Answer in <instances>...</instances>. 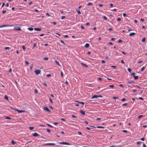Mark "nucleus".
Instances as JSON below:
<instances>
[{"mask_svg": "<svg viewBox=\"0 0 147 147\" xmlns=\"http://www.w3.org/2000/svg\"><path fill=\"white\" fill-rule=\"evenodd\" d=\"M59 144H64V145H70L71 144L68 143L66 142H61L59 143Z\"/></svg>", "mask_w": 147, "mask_h": 147, "instance_id": "obj_1", "label": "nucleus"}, {"mask_svg": "<svg viewBox=\"0 0 147 147\" xmlns=\"http://www.w3.org/2000/svg\"><path fill=\"white\" fill-rule=\"evenodd\" d=\"M43 109L45 111L48 112H50L51 111L47 107H44Z\"/></svg>", "mask_w": 147, "mask_h": 147, "instance_id": "obj_2", "label": "nucleus"}, {"mask_svg": "<svg viewBox=\"0 0 147 147\" xmlns=\"http://www.w3.org/2000/svg\"><path fill=\"white\" fill-rule=\"evenodd\" d=\"M34 72L36 75H38L40 72V70L39 69H36L34 71Z\"/></svg>", "mask_w": 147, "mask_h": 147, "instance_id": "obj_3", "label": "nucleus"}, {"mask_svg": "<svg viewBox=\"0 0 147 147\" xmlns=\"http://www.w3.org/2000/svg\"><path fill=\"white\" fill-rule=\"evenodd\" d=\"M55 144L54 143H46L45 144H44V145L45 146H47V145H55Z\"/></svg>", "mask_w": 147, "mask_h": 147, "instance_id": "obj_4", "label": "nucleus"}, {"mask_svg": "<svg viewBox=\"0 0 147 147\" xmlns=\"http://www.w3.org/2000/svg\"><path fill=\"white\" fill-rule=\"evenodd\" d=\"M13 26V25H3L0 26V28L3 27H8L9 26Z\"/></svg>", "mask_w": 147, "mask_h": 147, "instance_id": "obj_5", "label": "nucleus"}, {"mask_svg": "<svg viewBox=\"0 0 147 147\" xmlns=\"http://www.w3.org/2000/svg\"><path fill=\"white\" fill-rule=\"evenodd\" d=\"M32 135L34 137H37L39 135L37 133L35 132L33 134H32Z\"/></svg>", "mask_w": 147, "mask_h": 147, "instance_id": "obj_6", "label": "nucleus"}, {"mask_svg": "<svg viewBox=\"0 0 147 147\" xmlns=\"http://www.w3.org/2000/svg\"><path fill=\"white\" fill-rule=\"evenodd\" d=\"M15 29L18 31H20L21 30L20 28L18 26L15 27Z\"/></svg>", "mask_w": 147, "mask_h": 147, "instance_id": "obj_7", "label": "nucleus"}, {"mask_svg": "<svg viewBox=\"0 0 147 147\" xmlns=\"http://www.w3.org/2000/svg\"><path fill=\"white\" fill-rule=\"evenodd\" d=\"M127 82L129 84L132 83H135V82H134L133 81L131 80H127Z\"/></svg>", "mask_w": 147, "mask_h": 147, "instance_id": "obj_8", "label": "nucleus"}, {"mask_svg": "<svg viewBox=\"0 0 147 147\" xmlns=\"http://www.w3.org/2000/svg\"><path fill=\"white\" fill-rule=\"evenodd\" d=\"M80 113L83 115H85V113L83 110H81L80 111Z\"/></svg>", "mask_w": 147, "mask_h": 147, "instance_id": "obj_9", "label": "nucleus"}, {"mask_svg": "<svg viewBox=\"0 0 147 147\" xmlns=\"http://www.w3.org/2000/svg\"><path fill=\"white\" fill-rule=\"evenodd\" d=\"M90 127H94V128H104L105 127H104L102 126H97L96 127L94 126H91Z\"/></svg>", "mask_w": 147, "mask_h": 147, "instance_id": "obj_10", "label": "nucleus"}, {"mask_svg": "<svg viewBox=\"0 0 147 147\" xmlns=\"http://www.w3.org/2000/svg\"><path fill=\"white\" fill-rule=\"evenodd\" d=\"M34 30L36 31H40L41 30V29L38 28H34Z\"/></svg>", "mask_w": 147, "mask_h": 147, "instance_id": "obj_11", "label": "nucleus"}, {"mask_svg": "<svg viewBox=\"0 0 147 147\" xmlns=\"http://www.w3.org/2000/svg\"><path fill=\"white\" fill-rule=\"evenodd\" d=\"M81 64L82 65H83L84 67H88V66L86 64H84L83 63H81Z\"/></svg>", "mask_w": 147, "mask_h": 147, "instance_id": "obj_12", "label": "nucleus"}, {"mask_svg": "<svg viewBox=\"0 0 147 147\" xmlns=\"http://www.w3.org/2000/svg\"><path fill=\"white\" fill-rule=\"evenodd\" d=\"M98 98V96L97 95H94L92 97V98Z\"/></svg>", "mask_w": 147, "mask_h": 147, "instance_id": "obj_13", "label": "nucleus"}, {"mask_svg": "<svg viewBox=\"0 0 147 147\" xmlns=\"http://www.w3.org/2000/svg\"><path fill=\"white\" fill-rule=\"evenodd\" d=\"M16 111H17L19 113H21L25 112V111L23 110H19L18 109H16Z\"/></svg>", "mask_w": 147, "mask_h": 147, "instance_id": "obj_14", "label": "nucleus"}, {"mask_svg": "<svg viewBox=\"0 0 147 147\" xmlns=\"http://www.w3.org/2000/svg\"><path fill=\"white\" fill-rule=\"evenodd\" d=\"M89 44L88 43H87L85 45L84 47L86 48H88L89 47Z\"/></svg>", "mask_w": 147, "mask_h": 147, "instance_id": "obj_15", "label": "nucleus"}, {"mask_svg": "<svg viewBox=\"0 0 147 147\" xmlns=\"http://www.w3.org/2000/svg\"><path fill=\"white\" fill-rule=\"evenodd\" d=\"M135 34V33L134 32H132L130 33L129 34V35L130 36H134Z\"/></svg>", "mask_w": 147, "mask_h": 147, "instance_id": "obj_16", "label": "nucleus"}, {"mask_svg": "<svg viewBox=\"0 0 147 147\" xmlns=\"http://www.w3.org/2000/svg\"><path fill=\"white\" fill-rule=\"evenodd\" d=\"M138 78V76H134V78L135 80H137Z\"/></svg>", "mask_w": 147, "mask_h": 147, "instance_id": "obj_17", "label": "nucleus"}, {"mask_svg": "<svg viewBox=\"0 0 147 147\" xmlns=\"http://www.w3.org/2000/svg\"><path fill=\"white\" fill-rule=\"evenodd\" d=\"M93 5V3H91V2H89L87 5L89 6V5Z\"/></svg>", "mask_w": 147, "mask_h": 147, "instance_id": "obj_18", "label": "nucleus"}, {"mask_svg": "<svg viewBox=\"0 0 147 147\" xmlns=\"http://www.w3.org/2000/svg\"><path fill=\"white\" fill-rule=\"evenodd\" d=\"M28 29L30 31H32L33 30V28L32 27H30L28 28Z\"/></svg>", "mask_w": 147, "mask_h": 147, "instance_id": "obj_19", "label": "nucleus"}, {"mask_svg": "<svg viewBox=\"0 0 147 147\" xmlns=\"http://www.w3.org/2000/svg\"><path fill=\"white\" fill-rule=\"evenodd\" d=\"M55 63L58 65H59V66H61L60 65L59 62L58 61H55Z\"/></svg>", "mask_w": 147, "mask_h": 147, "instance_id": "obj_20", "label": "nucleus"}, {"mask_svg": "<svg viewBox=\"0 0 147 147\" xmlns=\"http://www.w3.org/2000/svg\"><path fill=\"white\" fill-rule=\"evenodd\" d=\"M11 144L13 145H14L15 144H16V142H14L13 140H12L11 141Z\"/></svg>", "mask_w": 147, "mask_h": 147, "instance_id": "obj_21", "label": "nucleus"}, {"mask_svg": "<svg viewBox=\"0 0 147 147\" xmlns=\"http://www.w3.org/2000/svg\"><path fill=\"white\" fill-rule=\"evenodd\" d=\"M60 42L63 44L64 45H66V44L64 41L63 40H61Z\"/></svg>", "mask_w": 147, "mask_h": 147, "instance_id": "obj_22", "label": "nucleus"}, {"mask_svg": "<svg viewBox=\"0 0 147 147\" xmlns=\"http://www.w3.org/2000/svg\"><path fill=\"white\" fill-rule=\"evenodd\" d=\"M77 102H78L79 103H81L83 104V105H84V103L83 102H79L78 101H76Z\"/></svg>", "mask_w": 147, "mask_h": 147, "instance_id": "obj_23", "label": "nucleus"}, {"mask_svg": "<svg viewBox=\"0 0 147 147\" xmlns=\"http://www.w3.org/2000/svg\"><path fill=\"white\" fill-rule=\"evenodd\" d=\"M5 119L10 120L11 119V118L9 117H6Z\"/></svg>", "mask_w": 147, "mask_h": 147, "instance_id": "obj_24", "label": "nucleus"}, {"mask_svg": "<svg viewBox=\"0 0 147 147\" xmlns=\"http://www.w3.org/2000/svg\"><path fill=\"white\" fill-rule=\"evenodd\" d=\"M146 38H144L142 40V41L143 42H145L146 40Z\"/></svg>", "mask_w": 147, "mask_h": 147, "instance_id": "obj_25", "label": "nucleus"}, {"mask_svg": "<svg viewBox=\"0 0 147 147\" xmlns=\"http://www.w3.org/2000/svg\"><path fill=\"white\" fill-rule=\"evenodd\" d=\"M47 131L49 133H50L51 132V130L49 128L47 129Z\"/></svg>", "mask_w": 147, "mask_h": 147, "instance_id": "obj_26", "label": "nucleus"}, {"mask_svg": "<svg viewBox=\"0 0 147 147\" xmlns=\"http://www.w3.org/2000/svg\"><path fill=\"white\" fill-rule=\"evenodd\" d=\"M144 116H143V115H140V116H138V118L139 119H140Z\"/></svg>", "mask_w": 147, "mask_h": 147, "instance_id": "obj_27", "label": "nucleus"}, {"mask_svg": "<svg viewBox=\"0 0 147 147\" xmlns=\"http://www.w3.org/2000/svg\"><path fill=\"white\" fill-rule=\"evenodd\" d=\"M5 98L7 100H8V97L7 95H5Z\"/></svg>", "mask_w": 147, "mask_h": 147, "instance_id": "obj_28", "label": "nucleus"}, {"mask_svg": "<svg viewBox=\"0 0 147 147\" xmlns=\"http://www.w3.org/2000/svg\"><path fill=\"white\" fill-rule=\"evenodd\" d=\"M34 92H35V93H36V94H37L38 93V90L37 89H34Z\"/></svg>", "mask_w": 147, "mask_h": 147, "instance_id": "obj_29", "label": "nucleus"}, {"mask_svg": "<svg viewBox=\"0 0 147 147\" xmlns=\"http://www.w3.org/2000/svg\"><path fill=\"white\" fill-rule=\"evenodd\" d=\"M47 125L48 126H49L50 127H53V126H52L51 125H50L49 124H48V123H47Z\"/></svg>", "mask_w": 147, "mask_h": 147, "instance_id": "obj_30", "label": "nucleus"}, {"mask_svg": "<svg viewBox=\"0 0 147 147\" xmlns=\"http://www.w3.org/2000/svg\"><path fill=\"white\" fill-rule=\"evenodd\" d=\"M25 63L26 65H28L29 64V63L28 62V61H25Z\"/></svg>", "mask_w": 147, "mask_h": 147, "instance_id": "obj_31", "label": "nucleus"}, {"mask_svg": "<svg viewBox=\"0 0 147 147\" xmlns=\"http://www.w3.org/2000/svg\"><path fill=\"white\" fill-rule=\"evenodd\" d=\"M145 67H143L141 69V71H143L144 70V69H145Z\"/></svg>", "mask_w": 147, "mask_h": 147, "instance_id": "obj_32", "label": "nucleus"}, {"mask_svg": "<svg viewBox=\"0 0 147 147\" xmlns=\"http://www.w3.org/2000/svg\"><path fill=\"white\" fill-rule=\"evenodd\" d=\"M29 128L31 130H32V129L34 128V127H29Z\"/></svg>", "mask_w": 147, "mask_h": 147, "instance_id": "obj_33", "label": "nucleus"}, {"mask_svg": "<svg viewBox=\"0 0 147 147\" xmlns=\"http://www.w3.org/2000/svg\"><path fill=\"white\" fill-rule=\"evenodd\" d=\"M114 85H109V87L110 88H113L114 87Z\"/></svg>", "mask_w": 147, "mask_h": 147, "instance_id": "obj_34", "label": "nucleus"}, {"mask_svg": "<svg viewBox=\"0 0 147 147\" xmlns=\"http://www.w3.org/2000/svg\"><path fill=\"white\" fill-rule=\"evenodd\" d=\"M127 70L129 72H130L131 71V69L130 68H129L128 69H127Z\"/></svg>", "mask_w": 147, "mask_h": 147, "instance_id": "obj_35", "label": "nucleus"}, {"mask_svg": "<svg viewBox=\"0 0 147 147\" xmlns=\"http://www.w3.org/2000/svg\"><path fill=\"white\" fill-rule=\"evenodd\" d=\"M135 73L133 72L131 74V76H133V77H134V76H135Z\"/></svg>", "mask_w": 147, "mask_h": 147, "instance_id": "obj_36", "label": "nucleus"}, {"mask_svg": "<svg viewBox=\"0 0 147 147\" xmlns=\"http://www.w3.org/2000/svg\"><path fill=\"white\" fill-rule=\"evenodd\" d=\"M122 131L123 132H124V133H127L128 132L127 131V130H123Z\"/></svg>", "mask_w": 147, "mask_h": 147, "instance_id": "obj_37", "label": "nucleus"}, {"mask_svg": "<svg viewBox=\"0 0 147 147\" xmlns=\"http://www.w3.org/2000/svg\"><path fill=\"white\" fill-rule=\"evenodd\" d=\"M76 11H77L78 13L80 15V14H81V12H80V10H79V11H78L77 10H76Z\"/></svg>", "mask_w": 147, "mask_h": 147, "instance_id": "obj_38", "label": "nucleus"}, {"mask_svg": "<svg viewBox=\"0 0 147 147\" xmlns=\"http://www.w3.org/2000/svg\"><path fill=\"white\" fill-rule=\"evenodd\" d=\"M43 84L44 86H45L46 87H47V84L45 83H43Z\"/></svg>", "mask_w": 147, "mask_h": 147, "instance_id": "obj_39", "label": "nucleus"}, {"mask_svg": "<svg viewBox=\"0 0 147 147\" xmlns=\"http://www.w3.org/2000/svg\"><path fill=\"white\" fill-rule=\"evenodd\" d=\"M22 47L23 49L24 50H25V49H26V48L24 46H22Z\"/></svg>", "mask_w": 147, "mask_h": 147, "instance_id": "obj_40", "label": "nucleus"}, {"mask_svg": "<svg viewBox=\"0 0 147 147\" xmlns=\"http://www.w3.org/2000/svg\"><path fill=\"white\" fill-rule=\"evenodd\" d=\"M134 87H137V88H138L140 89V88H141L140 87L138 86V85H136V86H134Z\"/></svg>", "mask_w": 147, "mask_h": 147, "instance_id": "obj_41", "label": "nucleus"}, {"mask_svg": "<svg viewBox=\"0 0 147 147\" xmlns=\"http://www.w3.org/2000/svg\"><path fill=\"white\" fill-rule=\"evenodd\" d=\"M47 77H51V74H47Z\"/></svg>", "mask_w": 147, "mask_h": 147, "instance_id": "obj_42", "label": "nucleus"}, {"mask_svg": "<svg viewBox=\"0 0 147 147\" xmlns=\"http://www.w3.org/2000/svg\"><path fill=\"white\" fill-rule=\"evenodd\" d=\"M140 140L142 141H144L145 140V138H143L140 139Z\"/></svg>", "mask_w": 147, "mask_h": 147, "instance_id": "obj_43", "label": "nucleus"}, {"mask_svg": "<svg viewBox=\"0 0 147 147\" xmlns=\"http://www.w3.org/2000/svg\"><path fill=\"white\" fill-rule=\"evenodd\" d=\"M36 43H35L34 44V46L33 47V48H34L35 47V46H36Z\"/></svg>", "mask_w": 147, "mask_h": 147, "instance_id": "obj_44", "label": "nucleus"}, {"mask_svg": "<svg viewBox=\"0 0 147 147\" xmlns=\"http://www.w3.org/2000/svg\"><path fill=\"white\" fill-rule=\"evenodd\" d=\"M103 18L106 20H107V19L105 16H104L103 17Z\"/></svg>", "mask_w": 147, "mask_h": 147, "instance_id": "obj_45", "label": "nucleus"}, {"mask_svg": "<svg viewBox=\"0 0 147 147\" xmlns=\"http://www.w3.org/2000/svg\"><path fill=\"white\" fill-rule=\"evenodd\" d=\"M10 49L9 47H6L5 48V50L9 49Z\"/></svg>", "mask_w": 147, "mask_h": 147, "instance_id": "obj_46", "label": "nucleus"}, {"mask_svg": "<svg viewBox=\"0 0 147 147\" xmlns=\"http://www.w3.org/2000/svg\"><path fill=\"white\" fill-rule=\"evenodd\" d=\"M59 123V122H54L53 123V124L55 125L58 124Z\"/></svg>", "mask_w": 147, "mask_h": 147, "instance_id": "obj_47", "label": "nucleus"}, {"mask_svg": "<svg viewBox=\"0 0 147 147\" xmlns=\"http://www.w3.org/2000/svg\"><path fill=\"white\" fill-rule=\"evenodd\" d=\"M117 21H119L121 20V19L120 18H117Z\"/></svg>", "mask_w": 147, "mask_h": 147, "instance_id": "obj_48", "label": "nucleus"}, {"mask_svg": "<svg viewBox=\"0 0 147 147\" xmlns=\"http://www.w3.org/2000/svg\"><path fill=\"white\" fill-rule=\"evenodd\" d=\"M48 59H49L47 57H45L44 58V59L45 60H47Z\"/></svg>", "mask_w": 147, "mask_h": 147, "instance_id": "obj_49", "label": "nucleus"}, {"mask_svg": "<svg viewBox=\"0 0 147 147\" xmlns=\"http://www.w3.org/2000/svg\"><path fill=\"white\" fill-rule=\"evenodd\" d=\"M138 98L140 99V100H144V98H142V97H140Z\"/></svg>", "mask_w": 147, "mask_h": 147, "instance_id": "obj_50", "label": "nucleus"}, {"mask_svg": "<svg viewBox=\"0 0 147 147\" xmlns=\"http://www.w3.org/2000/svg\"><path fill=\"white\" fill-rule=\"evenodd\" d=\"M49 100H50V102H51V103H52L53 102V101L52 100H51V98H49Z\"/></svg>", "mask_w": 147, "mask_h": 147, "instance_id": "obj_51", "label": "nucleus"}, {"mask_svg": "<svg viewBox=\"0 0 147 147\" xmlns=\"http://www.w3.org/2000/svg\"><path fill=\"white\" fill-rule=\"evenodd\" d=\"M126 14L125 13H123V16L124 17H125L126 16Z\"/></svg>", "mask_w": 147, "mask_h": 147, "instance_id": "obj_52", "label": "nucleus"}, {"mask_svg": "<svg viewBox=\"0 0 147 147\" xmlns=\"http://www.w3.org/2000/svg\"><path fill=\"white\" fill-rule=\"evenodd\" d=\"M6 11L5 10H3L2 11V13L3 14L5 13H6Z\"/></svg>", "mask_w": 147, "mask_h": 147, "instance_id": "obj_53", "label": "nucleus"}, {"mask_svg": "<svg viewBox=\"0 0 147 147\" xmlns=\"http://www.w3.org/2000/svg\"><path fill=\"white\" fill-rule=\"evenodd\" d=\"M65 18V16H62V18H61V19L62 20H63V19L64 18Z\"/></svg>", "mask_w": 147, "mask_h": 147, "instance_id": "obj_54", "label": "nucleus"}, {"mask_svg": "<svg viewBox=\"0 0 147 147\" xmlns=\"http://www.w3.org/2000/svg\"><path fill=\"white\" fill-rule=\"evenodd\" d=\"M121 63L123 64H124L125 62L123 60H121Z\"/></svg>", "mask_w": 147, "mask_h": 147, "instance_id": "obj_55", "label": "nucleus"}, {"mask_svg": "<svg viewBox=\"0 0 147 147\" xmlns=\"http://www.w3.org/2000/svg\"><path fill=\"white\" fill-rule=\"evenodd\" d=\"M72 117L73 118H77V117L76 116H75L73 115H72Z\"/></svg>", "mask_w": 147, "mask_h": 147, "instance_id": "obj_56", "label": "nucleus"}, {"mask_svg": "<svg viewBox=\"0 0 147 147\" xmlns=\"http://www.w3.org/2000/svg\"><path fill=\"white\" fill-rule=\"evenodd\" d=\"M122 40H119L118 41V42L119 43H121V42H122Z\"/></svg>", "mask_w": 147, "mask_h": 147, "instance_id": "obj_57", "label": "nucleus"}, {"mask_svg": "<svg viewBox=\"0 0 147 147\" xmlns=\"http://www.w3.org/2000/svg\"><path fill=\"white\" fill-rule=\"evenodd\" d=\"M121 101H123L126 100V99L125 98H123L121 99Z\"/></svg>", "mask_w": 147, "mask_h": 147, "instance_id": "obj_58", "label": "nucleus"}, {"mask_svg": "<svg viewBox=\"0 0 147 147\" xmlns=\"http://www.w3.org/2000/svg\"><path fill=\"white\" fill-rule=\"evenodd\" d=\"M78 133L79 134L81 135H82V133L80 132V131H78Z\"/></svg>", "mask_w": 147, "mask_h": 147, "instance_id": "obj_59", "label": "nucleus"}, {"mask_svg": "<svg viewBox=\"0 0 147 147\" xmlns=\"http://www.w3.org/2000/svg\"><path fill=\"white\" fill-rule=\"evenodd\" d=\"M5 6L8 7L9 6V3H7Z\"/></svg>", "mask_w": 147, "mask_h": 147, "instance_id": "obj_60", "label": "nucleus"}, {"mask_svg": "<svg viewBox=\"0 0 147 147\" xmlns=\"http://www.w3.org/2000/svg\"><path fill=\"white\" fill-rule=\"evenodd\" d=\"M45 35V34H40V35H39V36H44Z\"/></svg>", "mask_w": 147, "mask_h": 147, "instance_id": "obj_61", "label": "nucleus"}, {"mask_svg": "<svg viewBox=\"0 0 147 147\" xmlns=\"http://www.w3.org/2000/svg\"><path fill=\"white\" fill-rule=\"evenodd\" d=\"M97 95L98 96V97H102V96L100 95Z\"/></svg>", "mask_w": 147, "mask_h": 147, "instance_id": "obj_62", "label": "nucleus"}, {"mask_svg": "<svg viewBox=\"0 0 147 147\" xmlns=\"http://www.w3.org/2000/svg\"><path fill=\"white\" fill-rule=\"evenodd\" d=\"M5 3H4V2L3 3L1 7H3L4 6V5H5Z\"/></svg>", "mask_w": 147, "mask_h": 147, "instance_id": "obj_63", "label": "nucleus"}, {"mask_svg": "<svg viewBox=\"0 0 147 147\" xmlns=\"http://www.w3.org/2000/svg\"><path fill=\"white\" fill-rule=\"evenodd\" d=\"M101 62L102 63H105V61L104 60H102Z\"/></svg>", "mask_w": 147, "mask_h": 147, "instance_id": "obj_64", "label": "nucleus"}]
</instances>
